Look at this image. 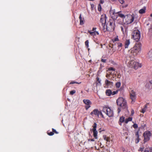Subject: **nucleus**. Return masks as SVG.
Instances as JSON below:
<instances>
[{
  "label": "nucleus",
  "instance_id": "49530a36",
  "mask_svg": "<svg viewBox=\"0 0 152 152\" xmlns=\"http://www.w3.org/2000/svg\"><path fill=\"white\" fill-rule=\"evenodd\" d=\"M106 59H102L101 60V61L103 63H105L106 62Z\"/></svg>",
  "mask_w": 152,
  "mask_h": 152
},
{
  "label": "nucleus",
  "instance_id": "423d86ee",
  "mask_svg": "<svg viewBox=\"0 0 152 152\" xmlns=\"http://www.w3.org/2000/svg\"><path fill=\"white\" fill-rule=\"evenodd\" d=\"M128 64L129 67L132 68H133L135 69H137L139 67H141V64H139L137 62L134 61V60H132L130 61L129 62H128Z\"/></svg>",
  "mask_w": 152,
  "mask_h": 152
},
{
  "label": "nucleus",
  "instance_id": "f03ea898",
  "mask_svg": "<svg viewBox=\"0 0 152 152\" xmlns=\"http://www.w3.org/2000/svg\"><path fill=\"white\" fill-rule=\"evenodd\" d=\"M116 103L118 105L123 109H127L128 107L127 102L125 99L122 97L119 98L117 100Z\"/></svg>",
  "mask_w": 152,
  "mask_h": 152
},
{
  "label": "nucleus",
  "instance_id": "b1692460",
  "mask_svg": "<svg viewBox=\"0 0 152 152\" xmlns=\"http://www.w3.org/2000/svg\"><path fill=\"white\" fill-rule=\"evenodd\" d=\"M92 131L93 132V136L96 139H97V133L98 132L96 130H93Z\"/></svg>",
  "mask_w": 152,
  "mask_h": 152
},
{
  "label": "nucleus",
  "instance_id": "4be33fe9",
  "mask_svg": "<svg viewBox=\"0 0 152 152\" xmlns=\"http://www.w3.org/2000/svg\"><path fill=\"white\" fill-rule=\"evenodd\" d=\"M136 136L137 137V138L135 140V143H137L139 142L140 139L139 138V135L138 132H137L136 133Z\"/></svg>",
  "mask_w": 152,
  "mask_h": 152
},
{
  "label": "nucleus",
  "instance_id": "8fccbe9b",
  "mask_svg": "<svg viewBox=\"0 0 152 152\" xmlns=\"http://www.w3.org/2000/svg\"><path fill=\"white\" fill-rule=\"evenodd\" d=\"M121 31L123 32H124V28L123 27L121 26Z\"/></svg>",
  "mask_w": 152,
  "mask_h": 152
},
{
  "label": "nucleus",
  "instance_id": "4d7b16f0",
  "mask_svg": "<svg viewBox=\"0 0 152 152\" xmlns=\"http://www.w3.org/2000/svg\"><path fill=\"white\" fill-rule=\"evenodd\" d=\"M150 16L151 17H152V14H151V15H150Z\"/></svg>",
  "mask_w": 152,
  "mask_h": 152
},
{
  "label": "nucleus",
  "instance_id": "39448f33",
  "mask_svg": "<svg viewBox=\"0 0 152 152\" xmlns=\"http://www.w3.org/2000/svg\"><path fill=\"white\" fill-rule=\"evenodd\" d=\"M140 32L138 30H135L132 32V38L136 42H138L140 40Z\"/></svg>",
  "mask_w": 152,
  "mask_h": 152
},
{
  "label": "nucleus",
  "instance_id": "864d4df0",
  "mask_svg": "<svg viewBox=\"0 0 152 152\" xmlns=\"http://www.w3.org/2000/svg\"><path fill=\"white\" fill-rule=\"evenodd\" d=\"M118 113H119L121 111V110L120 108H118Z\"/></svg>",
  "mask_w": 152,
  "mask_h": 152
},
{
  "label": "nucleus",
  "instance_id": "bf43d9fd",
  "mask_svg": "<svg viewBox=\"0 0 152 152\" xmlns=\"http://www.w3.org/2000/svg\"><path fill=\"white\" fill-rule=\"evenodd\" d=\"M114 14H115V13H113V14L114 15Z\"/></svg>",
  "mask_w": 152,
  "mask_h": 152
},
{
  "label": "nucleus",
  "instance_id": "4468645a",
  "mask_svg": "<svg viewBox=\"0 0 152 152\" xmlns=\"http://www.w3.org/2000/svg\"><path fill=\"white\" fill-rule=\"evenodd\" d=\"M88 32L92 36H94L96 35H99V33L97 31H95L93 32H91V31L88 30Z\"/></svg>",
  "mask_w": 152,
  "mask_h": 152
},
{
  "label": "nucleus",
  "instance_id": "1a4fd4ad",
  "mask_svg": "<svg viewBox=\"0 0 152 152\" xmlns=\"http://www.w3.org/2000/svg\"><path fill=\"white\" fill-rule=\"evenodd\" d=\"M130 96L132 102H134L136 100V94L133 89H131L129 91Z\"/></svg>",
  "mask_w": 152,
  "mask_h": 152
},
{
  "label": "nucleus",
  "instance_id": "412c9836",
  "mask_svg": "<svg viewBox=\"0 0 152 152\" xmlns=\"http://www.w3.org/2000/svg\"><path fill=\"white\" fill-rule=\"evenodd\" d=\"M120 122H119V124L121 126V123L125 121V118L122 116L120 117L119 120Z\"/></svg>",
  "mask_w": 152,
  "mask_h": 152
},
{
  "label": "nucleus",
  "instance_id": "72a5a7b5",
  "mask_svg": "<svg viewBox=\"0 0 152 152\" xmlns=\"http://www.w3.org/2000/svg\"><path fill=\"white\" fill-rule=\"evenodd\" d=\"M88 44H89V41H88V40H87L86 41H85V45L86 46V47L87 48H88L89 47Z\"/></svg>",
  "mask_w": 152,
  "mask_h": 152
},
{
  "label": "nucleus",
  "instance_id": "9d476101",
  "mask_svg": "<svg viewBox=\"0 0 152 152\" xmlns=\"http://www.w3.org/2000/svg\"><path fill=\"white\" fill-rule=\"evenodd\" d=\"M118 90L112 92L111 90L109 89H107L105 93L107 96H110L116 94L118 93Z\"/></svg>",
  "mask_w": 152,
  "mask_h": 152
},
{
  "label": "nucleus",
  "instance_id": "a18cd8bd",
  "mask_svg": "<svg viewBox=\"0 0 152 152\" xmlns=\"http://www.w3.org/2000/svg\"><path fill=\"white\" fill-rule=\"evenodd\" d=\"M90 107V105H87L86 106H85V108L86 110H87Z\"/></svg>",
  "mask_w": 152,
  "mask_h": 152
},
{
  "label": "nucleus",
  "instance_id": "4c0bfd02",
  "mask_svg": "<svg viewBox=\"0 0 152 152\" xmlns=\"http://www.w3.org/2000/svg\"><path fill=\"white\" fill-rule=\"evenodd\" d=\"M117 1L121 4H123L124 2V0H117Z\"/></svg>",
  "mask_w": 152,
  "mask_h": 152
},
{
  "label": "nucleus",
  "instance_id": "cd10ccee",
  "mask_svg": "<svg viewBox=\"0 0 152 152\" xmlns=\"http://www.w3.org/2000/svg\"><path fill=\"white\" fill-rule=\"evenodd\" d=\"M144 152H152V147L145 149Z\"/></svg>",
  "mask_w": 152,
  "mask_h": 152
},
{
  "label": "nucleus",
  "instance_id": "ddd939ff",
  "mask_svg": "<svg viewBox=\"0 0 152 152\" xmlns=\"http://www.w3.org/2000/svg\"><path fill=\"white\" fill-rule=\"evenodd\" d=\"M99 111L98 109H94L90 113L91 115H93V114L97 115L98 117V114Z\"/></svg>",
  "mask_w": 152,
  "mask_h": 152
},
{
  "label": "nucleus",
  "instance_id": "603ef678",
  "mask_svg": "<svg viewBox=\"0 0 152 152\" xmlns=\"http://www.w3.org/2000/svg\"><path fill=\"white\" fill-rule=\"evenodd\" d=\"M134 111L133 110H132V111H131V114H132V115H133V114H134Z\"/></svg>",
  "mask_w": 152,
  "mask_h": 152
},
{
  "label": "nucleus",
  "instance_id": "a878e982",
  "mask_svg": "<svg viewBox=\"0 0 152 152\" xmlns=\"http://www.w3.org/2000/svg\"><path fill=\"white\" fill-rule=\"evenodd\" d=\"M148 55L149 58L151 59H152V49L149 52Z\"/></svg>",
  "mask_w": 152,
  "mask_h": 152
},
{
  "label": "nucleus",
  "instance_id": "f8f14e48",
  "mask_svg": "<svg viewBox=\"0 0 152 152\" xmlns=\"http://www.w3.org/2000/svg\"><path fill=\"white\" fill-rule=\"evenodd\" d=\"M115 45H116L119 49H120V50H121L122 49V47L123 46V45L122 43L119 41L118 42H116L115 44Z\"/></svg>",
  "mask_w": 152,
  "mask_h": 152
},
{
  "label": "nucleus",
  "instance_id": "c03bdc74",
  "mask_svg": "<svg viewBox=\"0 0 152 152\" xmlns=\"http://www.w3.org/2000/svg\"><path fill=\"white\" fill-rule=\"evenodd\" d=\"M99 115H101L102 118H104L103 115L101 111H99V114H98V116H99Z\"/></svg>",
  "mask_w": 152,
  "mask_h": 152
},
{
  "label": "nucleus",
  "instance_id": "f257e3e1",
  "mask_svg": "<svg viewBox=\"0 0 152 152\" xmlns=\"http://www.w3.org/2000/svg\"><path fill=\"white\" fill-rule=\"evenodd\" d=\"M141 47V45L140 43H136L133 47L129 51L130 52L132 56H135L140 52Z\"/></svg>",
  "mask_w": 152,
  "mask_h": 152
},
{
  "label": "nucleus",
  "instance_id": "6ab92c4d",
  "mask_svg": "<svg viewBox=\"0 0 152 152\" xmlns=\"http://www.w3.org/2000/svg\"><path fill=\"white\" fill-rule=\"evenodd\" d=\"M103 139L107 142H110V137L107 136L106 135L103 136Z\"/></svg>",
  "mask_w": 152,
  "mask_h": 152
},
{
  "label": "nucleus",
  "instance_id": "f3484780",
  "mask_svg": "<svg viewBox=\"0 0 152 152\" xmlns=\"http://www.w3.org/2000/svg\"><path fill=\"white\" fill-rule=\"evenodd\" d=\"M130 44V41L129 39H126L125 42V48H128V46Z\"/></svg>",
  "mask_w": 152,
  "mask_h": 152
},
{
  "label": "nucleus",
  "instance_id": "473e14b6",
  "mask_svg": "<svg viewBox=\"0 0 152 152\" xmlns=\"http://www.w3.org/2000/svg\"><path fill=\"white\" fill-rule=\"evenodd\" d=\"M81 83V82H80V83H78V82H77L76 81H71V82H70L69 83L70 84H80Z\"/></svg>",
  "mask_w": 152,
  "mask_h": 152
},
{
  "label": "nucleus",
  "instance_id": "dca6fc26",
  "mask_svg": "<svg viewBox=\"0 0 152 152\" xmlns=\"http://www.w3.org/2000/svg\"><path fill=\"white\" fill-rule=\"evenodd\" d=\"M83 102L86 105H90L92 104L91 102L88 99H84Z\"/></svg>",
  "mask_w": 152,
  "mask_h": 152
},
{
  "label": "nucleus",
  "instance_id": "c85d7f7f",
  "mask_svg": "<svg viewBox=\"0 0 152 152\" xmlns=\"http://www.w3.org/2000/svg\"><path fill=\"white\" fill-rule=\"evenodd\" d=\"M79 18L80 21V24L81 25H83L84 24L83 21L81 17V14H80Z\"/></svg>",
  "mask_w": 152,
  "mask_h": 152
},
{
  "label": "nucleus",
  "instance_id": "c9c22d12",
  "mask_svg": "<svg viewBox=\"0 0 152 152\" xmlns=\"http://www.w3.org/2000/svg\"><path fill=\"white\" fill-rule=\"evenodd\" d=\"M75 92L76 91L75 90H73L70 91V94L71 95H73L75 93Z\"/></svg>",
  "mask_w": 152,
  "mask_h": 152
},
{
  "label": "nucleus",
  "instance_id": "09e8293b",
  "mask_svg": "<svg viewBox=\"0 0 152 152\" xmlns=\"http://www.w3.org/2000/svg\"><path fill=\"white\" fill-rule=\"evenodd\" d=\"M107 77L109 78L110 77V75L109 74H107L106 75Z\"/></svg>",
  "mask_w": 152,
  "mask_h": 152
},
{
  "label": "nucleus",
  "instance_id": "f704fd0d",
  "mask_svg": "<svg viewBox=\"0 0 152 152\" xmlns=\"http://www.w3.org/2000/svg\"><path fill=\"white\" fill-rule=\"evenodd\" d=\"M98 10L99 11H100L102 10L101 6L100 4H99L98 7Z\"/></svg>",
  "mask_w": 152,
  "mask_h": 152
},
{
  "label": "nucleus",
  "instance_id": "58836bf2",
  "mask_svg": "<svg viewBox=\"0 0 152 152\" xmlns=\"http://www.w3.org/2000/svg\"><path fill=\"white\" fill-rule=\"evenodd\" d=\"M52 130L53 132V133H55L56 134H58V132L56 131V130L53 128L52 129Z\"/></svg>",
  "mask_w": 152,
  "mask_h": 152
},
{
  "label": "nucleus",
  "instance_id": "ea45409f",
  "mask_svg": "<svg viewBox=\"0 0 152 152\" xmlns=\"http://www.w3.org/2000/svg\"><path fill=\"white\" fill-rule=\"evenodd\" d=\"M133 127L134 129H136L138 127V125L137 124H134L133 125Z\"/></svg>",
  "mask_w": 152,
  "mask_h": 152
},
{
  "label": "nucleus",
  "instance_id": "7ed1b4c3",
  "mask_svg": "<svg viewBox=\"0 0 152 152\" xmlns=\"http://www.w3.org/2000/svg\"><path fill=\"white\" fill-rule=\"evenodd\" d=\"M106 23V29L107 31H110L114 30L115 27V22L113 20L110 19Z\"/></svg>",
  "mask_w": 152,
  "mask_h": 152
},
{
  "label": "nucleus",
  "instance_id": "de8ad7c7",
  "mask_svg": "<svg viewBox=\"0 0 152 152\" xmlns=\"http://www.w3.org/2000/svg\"><path fill=\"white\" fill-rule=\"evenodd\" d=\"M96 28H93L92 29V31H95V30L96 29Z\"/></svg>",
  "mask_w": 152,
  "mask_h": 152
},
{
  "label": "nucleus",
  "instance_id": "bb28decb",
  "mask_svg": "<svg viewBox=\"0 0 152 152\" xmlns=\"http://www.w3.org/2000/svg\"><path fill=\"white\" fill-rule=\"evenodd\" d=\"M132 120V117H129L127 118H126L125 120V122L126 124H127L129 121H131Z\"/></svg>",
  "mask_w": 152,
  "mask_h": 152
},
{
  "label": "nucleus",
  "instance_id": "3c124183",
  "mask_svg": "<svg viewBox=\"0 0 152 152\" xmlns=\"http://www.w3.org/2000/svg\"><path fill=\"white\" fill-rule=\"evenodd\" d=\"M104 1L103 0H100V3L101 4H102L104 3Z\"/></svg>",
  "mask_w": 152,
  "mask_h": 152
},
{
  "label": "nucleus",
  "instance_id": "c756f323",
  "mask_svg": "<svg viewBox=\"0 0 152 152\" xmlns=\"http://www.w3.org/2000/svg\"><path fill=\"white\" fill-rule=\"evenodd\" d=\"M97 126V124L96 123H95L93 126V128L92 129V131L96 130V128Z\"/></svg>",
  "mask_w": 152,
  "mask_h": 152
},
{
  "label": "nucleus",
  "instance_id": "6e6552de",
  "mask_svg": "<svg viewBox=\"0 0 152 152\" xmlns=\"http://www.w3.org/2000/svg\"><path fill=\"white\" fill-rule=\"evenodd\" d=\"M143 136L144 137V143L149 141L151 136V133L150 131H146L143 134Z\"/></svg>",
  "mask_w": 152,
  "mask_h": 152
},
{
  "label": "nucleus",
  "instance_id": "9b49d317",
  "mask_svg": "<svg viewBox=\"0 0 152 152\" xmlns=\"http://www.w3.org/2000/svg\"><path fill=\"white\" fill-rule=\"evenodd\" d=\"M105 85L107 86V87H111L113 85V83L109 81L107 79L105 80Z\"/></svg>",
  "mask_w": 152,
  "mask_h": 152
},
{
  "label": "nucleus",
  "instance_id": "e433bc0d",
  "mask_svg": "<svg viewBox=\"0 0 152 152\" xmlns=\"http://www.w3.org/2000/svg\"><path fill=\"white\" fill-rule=\"evenodd\" d=\"M144 149V147H142L140 148L139 149H138V151L139 152H140V151L142 152L143 151Z\"/></svg>",
  "mask_w": 152,
  "mask_h": 152
},
{
  "label": "nucleus",
  "instance_id": "5fc2aeb1",
  "mask_svg": "<svg viewBox=\"0 0 152 152\" xmlns=\"http://www.w3.org/2000/svg\"><path fill=\"white\" fill-rule=\"evenodd\" d=\"M111 1L113 2H115L117 1V0H111Z\"/></svg>",
  "mask_w": 152,
  "mask_h": 152
},
{
  "label": "nucleus",
  "instance_id": "a19ab883",
  "mask_svg": "<svg viewBox=\"0 0 152 152\" xmlns=\"http://www.w3.org/2000/svg\"><path fill=\"white\" fill-rule=\"evenodd\" d=\"M48 134L50 136H52L54 134V133L52 131L50 132H48Z\"/></svg>",
  "mask_w": 152,
  "mask_h": 152
},
{
  "label": "nucleus",
  "instance_id": "2f4dec72",
  "mask_svg": "<svg viewBox=\"0 0 152 152\" xmlns=\"http://www.w3.org/2000/svg\"><path fill=\"white\" fill-rule=\"evenodd\" d=\"M115 86L117 88H119L121 85V83L120 82H118L116 83L115 84Z\"/></svg>",
  "mask_w": 152,
  "mask_h": 152
},
{
  "label": "nucleus",
  "instance_id": "0eeeda50",
  "mask_svg": "<svg viewBox=\"0 0 152 152\" xmlns=\"http://www.w3.org/2000/svg\"><path fill=\"white\" fill-rule=\"evenodd\" d=\"M124 19L126 23L129 24L132 23L134 21V18L133 16L130 14L127 15H126Z\"/></svg>",
  "mask_w": 152,
  "mask_h": 152
},
{
  "label": "nucleus",
  "instance_id": "20e7f679",
  "mask_svg": "<svg viewBox=\"0 0 152 152\" xmlns=\"http://www.w3.org/2000/svg\"><path fill=\"white\" fill-rule=\"evenodd\" d=\"M102 112H104L109 117H113L114 116L113 112L110 107L107 106H104L103 107L102 110Z\"/></svg>",
  "mask_w": 152,
  "mask_h": 152
},
{
  "label": "nucleus",
  "instance_id": "aec40b11",
  "mask_svg": "<svg viewBox=\"0 0 152 152\" xmlns=\"http://www.w3.org/2000/svg\"><path fill=\"white\" fill-rule=\"evenodd\" d=\"M148 104H147L144 105V107L142 109L140 112L143 113H144L147 109Z\"/></svg>",
  "mask_w": 152,
  "mask_h": 152
},
{
  "label": "nucleus",
  "instance_id": "79ce46f5",
  "mask_svg": "<svg viewBox=\"0 0 152 152\" xmlns=\"http://www.w3.org/2000/svg\"><path fill=\"white\" fill-rule=\"evenodd\" d=\"M115 69H114L112 67H110L108 68V70L109 71L112 70V71H115Z\"/></svg>",
  "mask_w": 152,
  "mask_h": 152
},
{
  "label": "nucleus",
  "instance_id": "37998d69",
  "mask_svg": "<svg viewBox=\"0 0 152 152\" xmlns=\"http://www.w3.org/2000/svg\"><path fill=\"white\" fill-rule=\"evenodd\" d=\"M96 80L98 82V83H99L101 84V80H100V79L98 77H97L96 78Z\"/></svg>",
  "mask_w": 152,
  "mask_h": 152
},
{
  "label": "nucleus",
  "instance_id": "6e6d98bb",
  "mask_svg": "<svg viewBox=\"0 0 152 152\" xmlns=\"http://www.w3.org/2000/svg\"><path fill=\"white\" fill-rule=\"evenodd\" d=\"M91 141H94V139H91Z\"/></svg>",
  "mask_w": 152,
  "mask_h": 152
},
{
  "label": "nucleus",
  "instance_id": "393cba45",
  "mask_svg": "<svg viewBox=\"0 0 152 152\" xmlns=\"http://www.w3.org/2000/svg\"><path fill=\"white\" fill-rule=\"evenodd\" d=\"M146 10L145 8H144L143 9H142L140 10L139 11V13L141 14H142L145 12V11Z\"/></svg>",
  "mask_w": 152,
  "mask_h": 152
},
{
  "label": "nucleus",
  "instance_id": "5701e85b",
  "mask_svg": "<svg viewBox=\"0 0 152 152\" xmlns=\"http://www.w3.org/2000/svg\"><path fill=\"white\" fill-rule=\"evenodd\" d=\"M113 42L114 43V45L116 42H118L119 41V39L118 38V36H117L115 38H114L112 40Z\"/></svg>",
  "mask_w": 152,
  "mask_h": 152
},
{
  "label": "nucleus",
  "instance_id": "a211bd4d",
  "mask_svg": "<svg viewBox=\"0 0 152 152\" xmlns=\"http://www.w3.org/2000/svg\"><path fill=\"white\" fill-rule=\"evenodd\" d=\"M116 13L118 14V16L119 17L122 18H123L124 19H125V17L126 16V15H124L122 14L121 12H117Z\"/></svg>",
  "mask_w": 152,
  "mask_h": 152
},
{
  "label": "nucleus",
  "instance_id": "2eb2a0df",
  "mask_svg": "<svg viewBox=\"0 0 152 152\" xmlns=\"http://www.w3.org/2000/svg\"><path fill=\"white\" fill-rule=\"evenodd\" d=\"M100 21L102 25L104 24V25H105L106 23V17H102L100 18Z\"/></svg>",
  "mask_w": 152,
  "mask_h": 152
},
{
  "label": "nucleus",
  "instance_id": "13d9d810",
  "mask_svg": "<svg viewBox=\"0 0 152 152\" xmlns=\"http://www.w3.org/2000/svg\"><path fill=\"white\" fill-rule=\"evenodd\" d=\"M127 6V5H126L125 7H126Z\"/></svg>",
  "mask_w": 152,
  "mask_h": 152
},
{
  "label": "nucleus",
  "instance_id": "7c9ffc66",
  "mask_svg": "<svg viewBox=\"0 0 152 152\" xmlns=\"http://www.w3.org/2000/svg\"><path fill=\"white\" fill-rule=\"evenodd\" d=\"M148 88H152V80H150L148 83Z\"/></svg>",
  "mask_w": 152,
  "mask_h": 152
}]
</instances>
